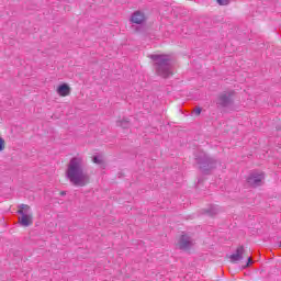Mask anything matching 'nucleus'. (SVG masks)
<instances>
[{
  "label": "nucleus",
  "instance_id": "1",
  "mask_svg": "<svg viewBox=\"0 0 281 281\" xmlns=\"http://www.w3.org/2000/svg\"><path fill=\"white\" fill-rule=\"evenodd\" d=\"M66 177L72 186H77L78 188H85L89 183V173L85 170V159L81 156L70 159L66 170Z\"/></svg>",
  "mask_w": 281,
  "mask_h": 281
},
{
  "label": "nucleus",
  "instance_id": "2",
  "mask_svg": "<svg viewBox=\"0 0 281 281\" xmlns=\"http://www.w3.org/2000/svg\"><path fill=\"white\" fill-rule=\"evenodd\" d=\"M149 58L154 60L156 66V71L158 76L162 78H168L172 76V65L170 64V55H150Z\"/></svg>",
  "mask_w": 281,
  "mask_h": 281
},
{
  "label": "nucleus",
  "instance_id": "3",
  "mask_svg": "<svg viewBox=\"0 0 281 281\" xmlns=\"http://www.w3.org/2000/svg\"><path fill=\"white\" fill-rule=\"evenodd\" d=\"M195 160L196 164H199L200 170H202L203 175H207V171L212 170V168H214L216 165V161L207 157V155L203 151H201L200 155H195Z\"/></svg>",
  "mask_w": 281,
  "mask_h": 281
},
{
  "label": "nucleus",
  "instance_id": "4",
  "mask_svg": "<svg viewBox=\"0 0 281 281\" xmlns=\"http://www.w3.org/2000/svg\"><path fill=\"white\" fill-rule=\"evenodd\" d=\"M247 181L251 186V188H258V186H262V181H265V173L252 172L248 177Z\"/></svg>",
  "mask_w": 281,
  "mask_h": 281
},
{
  "label": "nucleus",
  "instance_id": "5",
  "mask_svg": "<svg viewBox=\"0 0 281 281\" xmlns=\"http://www.w3.org/2000/svg\"><path fill=\"white\" fill-rule=\"evenodd\" d=\"M194 245V241L192 240V237L188 235H182L177 244V247L180 248L182 251H188V249L192 248Z\"/></svg>",
  "mask_w": 281,
  "mask_h": 281
},
{
  "label": "nucleus",
  "instance_id": "6",
  "mask_svg": "<svg viewBox=\"0 0 281 281\" xmlns=\"http://www.w3.org/2000/svg\"><path fill=\"white\" fill-rule=\"evenodd\" d=\"M146 21V15L143 12L136 11L132 14L131 22L136 25H142V23Z\"/></svg>",
  "mask_w": 281,
  "mask_h": 281
},
{
  "label": "nucleus",
  "instance_id": "7",
  "mask_svg": "<svg viewBox=\"0 0 281 281\" xmlns=\"http://www.w3.org/2000/svg\"><path fill=\"white\" fill-rule=\"evenodd\" d=\"M243 254H245V247L239 246L236 251L231 255V261L232 262H240V260H243Z\"/></svg>",
  "mask_w": 281,
  "mask_h": 281
},
{
  "label": "nucleus",
  "instance_id": "8",
  "mask_svg": "<svg viewBox=\"0 0 281 281\" xmlns=\"http://www.w3.org/2000/svg\"><path fill=\"white\" fill-rule=\"evenodd\" d=\"M56 91L60 95V98H67V95L71 93V88L69 87V85L63 83L57 87Z\"/></svg>",
  "mask_w": 281,
  "mask_h": 281
},
{
  "label": "nucleus",
  "instance_id": "9",
  "mask_svg": "<svg viewBox=\"0 0 281 281\" xmlns=\"http://www.w3.org/2000/svg\"><path fill=\"white\" fill-rule=\"evenodd\" d=\"M20 225L22 227H30L33 223L32 214H22V216L19 218Z\"/></svg>",
  "mask_w": 281,
  "mask_h": 281
},
{
  "label": "nucleus",
  "instance_id": "10",
  "mask_svg": "<svg viewBox=\"0 0 281 281\" xmlns=\"http://www.w3.org/2000/svg\"><path fill=\"white\" fill-rule=\"evenodd\" d=\"M18 214H32V212L30 211V205L26 204H21L20 205V210L18 211Z\"/></svg>",
  "mask_w": 281,
  "mask_h": 281
},
{
  "label": "nucleus",
  "instance_id": "11",
  "mask_svg": "<svg viewBox=\"0 0 281 281\" xmlns=\"http://www.w3.org/2000/svg\"><path fill=\"white\" fill-rule=\"evenodd\" d=\"M229 102H232V100L227 97V94H222L220 97V104L222 106H227V104H229Z\"/></svg>",
  "mask_w": 281,
  "mask_h": 281
},
{
  "label": "nucleus",
  "instance_id": "12",
  "mask_svg": "<svg viewBox=\"0 0 281 281\" xmlns=\"http://www.w3.org/2000/svg\"><path fill=\"white\" fill-rule=\"evenodd\" d=\"M5 150V139L3 137H0V153H3Z\"/></svg>",
  "mask_w": 281,
  "mask_h": 281
},
{
  "label": "nucleus",
  "instance_id": "13",
  "mask_svg": "<svg viewBox=\"0 0 281 281\" xmlns=\"http://www.w3.org/2000/svg\"><path fill=\"white\" fill-rule=\"evenodd\" d=\"M92 161L93 164H102V156H94Z\"/></svg>",
  "mask_w": 281,
  "mask_h": 281
},
{
  "label": "nucleus",
  "instance_id": "14",
  "mask_svg": "<svg viewBox=\"0 0 281 281\" xmlns=\"http://www.w3.org/2000/svg\"><path fill=\"white\" fill-rule=\"evenodd\" d=\"M117 126H122V128H128V122H126V121H124V122L120 121V122H117Z\"/></svg>",
  "mask_w": 281,
  "mask_h": 281
},
{
  "label": "nucleus",
  "instance_id": "15",
  "mask_svg": "<svg viewBox=\"0 0 281 281\" xmlns=\"http://www.w3.org/2000/svg\"><path fill=\"white\" fill-rule=\"evenodd\" d=\"M217 3L220 5H227V3H229V0H217Z\"/></svg>",
  "mask_w": 281,
  "mask_h": 281
},
{
  "label": "nucleus",
  "instance_id": "16",
  "mask_svg": "<svg viewBox=\"0 0 281 281\" xmlns=\"http://www.w3.org/2000/svg\"><path fill=\"white\" fill-rule=\"evenodd\" d=\"M193 112L195 115H201V108H196Z\"/></svg>",
  "mask_w": 281,
  "mask_h": 281
},
{
  "label": "nucleus",
  "instance_id": "17",
  "mask_svg": "<svg viewBox=\"0 0 281 281\" xmlns=\"http://www.w3.org/2000/svg\"><path fill=\"white\" fill-rule=\"evenodd\" d=\"M251 262H254V261H252L251 258L249 257L245 267H249V266L251 265Z\"/></svg>",
  "mask_w": 281,
  "mask_h": 281
},
{
  "label": "nucleus",
  "instance_id": "18",
  "mask_svg": "<svg viewBox=\"0 0 281 281\" xmlns=\"http://www.w3.org/2000/svg\"><path fill=\"white\" fill-rule=\"evenodd\" d=\"M210 214L214 215V214H216V211H210Z\"/></svg>",
  "mask_w": 281,
  "mask_h": 281
}]
</instances>
